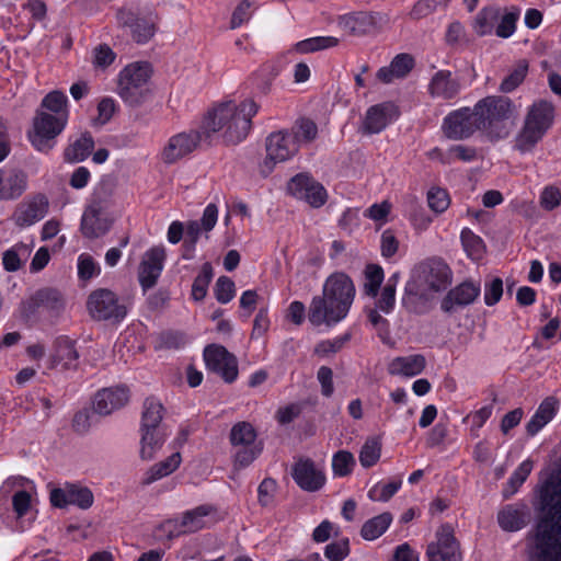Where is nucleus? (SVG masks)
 I'll return each mask as SVG.
<instances>
[{"instance_id": "49530a36", "label": "nucleus", "mask_w": 561, "mask_h": 561, "mask_svg": "<svg viewBox=\"0 0 561 561\" xmlns=\"http://www.w3.org/2000/svg\"><path fill=\"white\" fill-rule=\"evenodd\" d=\"M401 485L400 479L388 483L378 482L369 489L367 495L374 502H387L400 490Z\"/></svg>"}, {"instance_id": "79ce46f5", "label": "nucleus", "mask_w": 561, "mask_h": 561, "mask_svg": "<svg viewBox=\"0 0 561 561\" xmlns=\"http://www.w3.org/2000/svg\"><path fill=\"white\" fill-rule=\"evenodd\" d=\"M339 38L334 36H316L297 42L294 50L299 54H310L337 46Z\"/></svg>"}, {"instance_id": "423d86ee", "label": "nucleus", "mask_w": 561, "mask_h": 561, "mask_svg": "<svg viewBox=\"0 0 561 561\" xmlns=\"http://www.w3.org/2000/svg\"><path fill=\"white\" fill-rule=\"evenodd\" d=\"M68 119L55 116L47 111H36L33 130L28 138L33 147L41 152H48L55 146L56 137L62 133Z\"/></svg>"}, {"instance_id": "58836bf2", "label": "nucleus", "mask_w": 561, "mask_h": 561, "mask_svg": "<svg viewBox=\"0 0 561 561\" xmlns=\"http://www.w3.org/2000/svg\"><path fill=\"white\" fill-rule=\"evenodd\" d=\"M93 147V137L89 133H85L66 148L64 152L65 160L72 163L81 162L90 156Z\"/></svg>"}, {"instance_id": "603ef678", "label": "nucleus", "mask_w": 561, "mask_h": 561, "mask_svg": "<svg viewBox=\"0 0 561 561\" xmlns=\"http://www.w3.org/2000/svg\"><path fill=\"white\" fill-rule=\"evenodd\" d=\"M477 149L474 147L455 145L447 150L446 158H443L442 162L451 163L455 160H459L462 162H472L477 159Z\"/></svg>"}, {"instance_id": "7ed1b4c3", "label": "nucleus", "mask_w": 561, "mask_h": 561, "mask_svg": "<svg viewBox=\"0 0 561 561\" xmlns=\"http://www.w3.org/2000/svg\"><path fill=\"white\" fill-rule=\"evenodd\" d=\"M554 122V106L551 102H534L526 113L524 124L515 138V148L522 153L530 152L542 140Z\"/></svg>"}, {"instance_id": "20e7f679", "label": "nucleus", "mask_w": 561, "mask_h": 561, "mask_svg": "<svg viewBox=\"0 0 561 561\" xmlns=\"http://www.w3.org/2000/svg\"><path fill=\"white\" fill-rule=\"evenodd\" d=\"M151 67L148 62H134L119 73L117 93L129 106H138L150 93Z\"/></svg>"}, {"instance_id": "aec40b11", "label": "nucleus", "mask_w": 561, "mask_h": 561, "mask_svg": "<svg viewBox=\"0 0 561 561\" xmlns=\"http://www.w3.org/2000/svg\"><path fill=\"white\" fill-rule=\"evenodd\" d=\"M462 90L461 81L450 70L442 69L431 78L427 92L433 99L451 101L459 96Z\"/></svg>"}, {"instance_id": "dca6fc26", "label": "nucleus", "mask_w": 561, "mask_h": 561, "mask_svg": "<svg viewBox=\"0 0 561 561\" xmlns=\"http://www.w3.org/2000/svg\"><path fill=\"white\" fill-rule=\"evenodd\" d=\"M428 561H460L458 542L450 526L444 525L436 533V541L427 546Z\"/></svg>"}, {"instance_id": "c9c22d12", "label": "nucleus", "mask_w": 561, "mask_h": 561, "mask_svg": "<svg viewBox=\"0 0 561 561\" xmlns=\"http://www.w3.org/2000/svg\"><path fill=\"white\" fill-rule=\"evenodd\" d=\"M182 457L180 453H173L164 460L157 462L146 472L144 484H151L174 472L181 465Z\"/></svg>"}, {"instance_id": "6e6d98bb", "label": "nucleus", "mask_w": 561, "mask_h": 561, "mask_svg": "<svg viewBox=\"0 0 561 561\" xmlns=\"http://www.w3.org/2000/svg\"><path fill=\"white\" fill-rule=\"evenodd\" d=\"M350 334H344L342 336H336L334 339L320 341L314 346V354L321 357H327L331 354H335L344 346V344L350 340Z\"/></svg>"}, {"instance_id": "0e129e2a", "label": "nucleus", "mask_w": 561, "mask_h": 561, "mask_svg": "<svg viewBox=\"0 0 561 561\" xmlns=\"http://www.w3.org/2000/svg\"><path fill=\"white\" fill-rule=\"evenodd\" d=\"M368 319L374 329L377 331L378 336L382 342H388L390 339L389 322L387 319L381 317L377 310H370Z\"/></svg>"}, {"instance_id": "a211bd4d", "label": "nucleus", "mask_w": 561, "mask_h": 561, "mask_svg": "<svg viewBox=\"0 0 561 561\" xmlns=\"http://www.w3.org/2000/svg\"><path fill=\"white\" fill-rule=\"evenodd\" d=\"M116 18L118 25L127 28L137 44L149 42L156 33V24L152 18L140 16L129 10H119Z\"/></svg>"}, {"instance_id": "09e8293b", "label": "nucleus", "mask_w": 561, "mask_h": 561, "mask_svg": "<svg viewBox=\"0 0 561 561\" xmlns=\"http://www.w3.org/2000/svg\"><path fill=\"white\" fill-rule=\"evenodd\" d=\"M381 456V443L378 438H369L359 451V462L364 468H370L378 462Z\"/></svg>"}, {"instance_id": "bf43d9fd", "label": "nucleus", "mask_w": 561, "mask_h": 561, "mask_svg": "<svg viewBox=\"0 0 561 561\" xmlns=\"http://www.w3.org/2000/svg\"><path fill=\"white\" fill-rule=\"evenodd\" d=\"M100 274V266L96 264L94 259L87 254L82 253L78 257V275L81 280H89L93 277H96Z\"/></svg>"}, {"instance_id": "c85d7f7f", "label": "nucleus", "mask_w": 561, "mask_h": 561, "mask_svg": "<svg viewBox=\"0 0 561 561\" xmlns=\"http://www.w3.org/2000/svg\"><path fill=\"white\" fill-rule=\"evenodd\" d=\"M480 290V283H459L444 298L442 309L449 312L456 306L471 304L479 296Z\"/></svg>"}, {"instance_id": "72a5a7b5", "label": "nucleus", "mask_w": 561, "mask_h": 561, "mask_svg": "<svg viewBox=\"0 0 561 561\" xmlns=\"http://www.w3.org/2000/svg\"><path fill=\"white\" fill-rule=\"evenodd\" d=\"M382 283H365V293L368 296L377 297V307L389 313L396 302V287L393 283H386L383 287H381Z\"/></svg>"}, {"instance_id": "6ab92c4d", "label": "nucleus", "mask_w": 561, "mask_h": 561, "mask_svg": "<svg viewBox=\"0 0 561 561\" xmlns=\"http://www.w3.org/2000/svg\"><path fill=\"white\" fill-rule=\"evenodd\" d=\"M79 365V353L75 342L67 337L55 341L46 360L47 369L68 370L76 369Z\"/></svg>"}, {"instance_id": "37998d69", "label": "nucleus", "mask_w": 561, "mask_h": 561, "mask_svg": "<svg viewBox=\"0 0 561 561\" xmlns=\"http://www.w3.org/2000/svg\"><path fill=\"white\" fill-rule=\"evenodd\" d=\"M356 466L354 455L348 450H339L333 454L331 468L334 478H345L353 473Z\"/></svg>"}, {"instance_id": "9d476101", "label": "nucleus", "mask_w": 561, "mask_h": 561, "mask_svg": "<svg viewBox=\"0 0 561 561\" xmlns=\"http://www.w3.org/2000/svg\"><path fill=\"white\" fill-rule=\"evenodd\" d=\"M476 115L483 130L492 131L499 123L507 121L514 113V104L507 96L489 95L474 104Z\"/></svg>"}, {"instance_id": "6e6552de", "label": "nucleus", "mask_w": 561, "mask_h": 561, "mask_svg": "<svg viewBox=\"0 0 561 561\" xmlns=\"http://www.w3.org/2000/svg\"><path fill=\"white\" fill-rule=\"evenodd\" d=\"M230 442L238 447L234 454V465L240 468L250 466L263 450L262 443L256 440L254 427L247 422H240L232 426Z\"/></svg>"}, {"instance_id": "7c9ffc66", "label": "nucleus", "mask_w": 561, "mask_h": 561, "mask_svg": "<svg viewBox=\"0 0 561 561\" xmlns=\"http://www.w3.org/2000/svg\"><path fill=\"white\" fill-rule=\"evenodd\" d=\"M414 58L410 54H398L387 67L377 71V78L383 83H390L394 79L407 77L414 68Z\"/></svg>"}, {"instance_id": "0eeeda50", "label": "nucleus", "mask_w": 561, "mask_h": 561, "mask_svg": "<svg viewBox=\"0 0 561 561\" xmlns=\"http://www.w3.org/2000/svg\"><path fill=\"white\" fill-rule=\"evenodd\" d=\"M107 198L94 192L90 203L84 208L80 230L88 239H96L108 232L112 219L107 213Z\"/></svg>"}, {"instance_id": "ea45409f", "label": "nucleus", "mask_w": 561, "mask_h": 561, "mask_svg": "<svg viewBox=\"0 0 561 561\" xmlns=\"http://www.w3.org/2000/svg\"><path fill=\"white\" fill-rule=\"evenodd\" d=\"M461 244L468 257L472 261H480L485 254L486 247L483 239L471 229L463 228L460 233Z\"/></svg>"}, {"instance_id": "4be33fe9", "label": "nucleus", "mask_w": 561, "mask_h": 561, "mask_svg": "<svg viewBox=\"0 0 561 561\" xmlns=\"http://www.w3.org/2000/svg\"><path fill=\"white\" fill-rule=\"evenodd\" d=\"M128 399L129 392L126 387L104 388L96 392L93 400V410L100 415H110L123 408Z\"/></svg>"}, {"instance_id": "774afa93", "label": "nucleus", "mask_w": 561, "mask_h": 561, "mask_svg": "<svg viewBox=\"0 0 561 561\" xmlns=\"http://www.w3.org/2000/svg\"><path fill=\"white\" fill-rule=\"evenodd\" d=\"M318 381L321 385V393L329 398L333 394V371L328 366H321L317 373Z\"/></svg>"}, {"instance_id": "2eb2a0df", "label": "nucleus", "mask_w": 561, "mask_h": 561, "mask_svg": "<svg viewBox=\"0 0 561 561\" xmlns=\"http://www.w3.org/2000/svg\"><path fill=\"white\" fill-rule=\"evenodd\" d=\"M49 202L44 194H37L19 203L12 214V221L26 228L42 220L48 213Z\"/></svg>"}, {"instance_id": "3c124183", "label": "nucleus", "mask_w": 561, "mask_h": 561, "mask_svg": "<svg viewBox=\"0 0 561 561\" xmlns=\"http://www.w3.org/2000/svg\"><path fill=\"white\" fill-rule=\"evenodd\" d=\"M528 71V65L525 60L519 61L517 67L506 76L500 84V91L510 93L522 84Z\"/></svg>"}, {"instance_id": "13d9d810", "label": "nucleus", "mask_w": 561, "mask_h": 561, "mask_svg": "<svg viewBox=\"0 0 561 561\" xmlns=\"http://www.w3.org/2000/svg\"><path fill=\"white\" fill-rule=\"evenodd\" d=\"M159 347L168 350H179L184 347L188 339L180 331H165L159 335Z\"/></svg>"}, {"instance_id": "bb28decb", "label": "nucleus", "mask_w": 561, "mask_h": 561, "mask_svg": "<svg viewBox=\"0 0 561 561\" xmlns=\"http://www.w3.org/2000/svg\"><path fill=\"white\" fill-rule=\"evenodd\" d=\"M339 25L353 35H365L377 26V15L370 12H352L339 18Z\"/></svg>"}, {"instance_id": "e2e57ef3", "label": "nucleus", "mask_w": 561, "mask_h": 561, "mask_svg": "<svg viewBox=\"0 0 561 561\" xmlns=\"http://www.w3.org/2000/svg\"><path fill=\"white\" fill-rule=\"evenodd\" d=\"M115 53L106 44H101L93 50V64L95 67L105 68L110 66L115 60Z\"/></svg>"}, {"instance_id": "f704fd0d", "label": "nucleus", "mask_w": 561, "mask_h": 561, "mask_svg": "<svg viewBox=\"0 0 561 561\" xmlns=\"http://www.w3.org/2000/svg\"><path fill=\"white\" fill-rule=\"evenodd\" d=\"M163 413L164 408L159 400L154 398L146 399L141 414L140 430H165L161 424Z\"/></svg>"}, {"instance_id": "4c0bfd02", "label": "nucleus", "mask_w": 561, "mask_h": 561, "mask_svg": "<svg viewBox=\"0 0 561 561\" xmlns=\"http://www.w3.org/2000/svg\"><path fill=\"white\" fill-rule=\"evenodd\" d=\"M392 520L393 517L390 513H381L364 523L360 529V536L365 540H375L387 531Z\"/></svg>"}, {"instance_id": "1a4fd4ad", "label": "nucleus", "mask_w": 561, "mask_h": 561, "mask_svg": "<svg viewBox=\"0 0 561 561\" xmlns=\"http://www.w3.org/2000/svg\"><path fill=\"white\" fill-rule=\"evenodd\" d=\"M442 131L450 140H465L483 130L474 107L463 106L448 113L442 122Z\"/></svg>"}, {"instance_id": "a18cd8bd", "label": "nucleus", "mask_w": 561, "mask_h": 561, "mask_svg": "<svg viewBox=\"0 0 561 561\" xmlns=\"http://www.w3.org/2000/svg\"><path fill=\"white\" fill-rule=\"evenodd\" d=\"M288 131L295 136V141L298 142V148H300L302 144H308L316 139L318 127L312 119L300 118L296 121Z\"/></svg>"}, {"instance_id": "4d7b16f0", "label": "nucleus", "mask_w": 561, "mask_h": 561, "mask_svg": "<svg viewBox=\"0 0 561 561\" xmlns=\"http://www.w3.org/2000/svg\"><path fill=\"white\" fill-rule=\"evenodd\" d=\"M427 203L433 211L444 213L450 204L449 194L444 188L433 187L427 193Z\"/></svg>"}, {"instance_id": "5fc2aeb1", "label": "nucleus", "mask_w": 561, "mask_h": 561, "mask_svg": "<svg viewBox=\"0 0 561 561\" xmlns=\"http://www.w3.org/2000/svg\"><path fill=\"white\" fill-rule=\"evenodd\" d=\"M28 253V248L25 244H16L3 253L2 264L5 271L15 272L21 267L22 255Z\"/></svg>"}, {"instance_id": "473e14b6", "label": "nucleus", "mask_w": 561, "mask_h": 561, "mask_svg": "<svg viewBox=\"0 0 561 561\" xmlns=\"http://www.w3.org/2000/svg\"><path fill=\"white\" fill-rule=\"evenodd\" d=\"M168 433L165 430H140V458L151 460L162 448Z\"/></svg>"}, {"instance_id": "338daca9", "label": "nucleus", "mask_w": 561, "mask_h": 561, "mask_svg": "<svg viewBox=\"0 0 561 561\" xmlns=\"http://www.w3.org/2000/svg\"><path fill=\"white\" fill-rule=\"evenodd\" d=\"M276 492V482L271 478H265L257 488L259 502L263 506H267L273 502Z\"/></svg>"}, {"instance_id": "f3484780", "label": "nucleus", "mask_w": 561, "mask_h": 561, "mask_svg": "<svg viewBox=\"0 0 561 561\" xmlns=\"http://www.w3.org/2000/svg\"><path fill=\"white\" fill-rule=\"evenodd\" d=\"M291 476L304 491L316 492L323 488L327 478L322 468L316 466L310 458H300L293 466Z\"/></svg>"}, {"instance_id": "052dcab7", "label": "nucleus", "mask_w": 561, "mask_h": 561, "mask_svg": "<svg viewBox=\"0 0 561 561\" xmlns=\"http://www.w3.org/2000/svg\"><path fill=\"white\" fill-rule=\"evenodd\" d=\"M448 0H419L414 3L410 11V18L413 20H421L432 14L436 8L446 3Z\"/></svg>"}, {"instance_id": "4468645a", "label": "nucleus", "mask_w": 561, "mask_h": 561, "mask_svg": "<svg viewBox=\"0 0 561 561\" xmlns=\"http://www.w3.org/2000/svg\"><path fill=\"white\" fill-rule=\"evenodd\" d=\"M204 359L209 370L218 374L226 382H233L238 377V362L234 355L221 345H208L204 350Z\"/></svg>"}, {"instance_id": "f03ea898", "label": "nucleus", "mask_w": 561, "mask_h": 561, "mask_svg": "<svg viewBox=\"0 0 561 561\" xmlns=\"http://www.w3.org/2000/svg\"><path fill=\"white\" fill-rule=\"evenodd\" d=\"M354 283H324L322 296L312 299L308 318L313 325L333 327L346 318L355 297Z\"/></svg>"}, {"instance_id": "de8ad7c7", "label": "nucleus", "mask_w": 561, "mask_h": 561, "mask_svg": "<svg viewBox=\"0 0 561 561\" xmlns=\"http://www.w3.org/2000/svg\"><path fill=\"white\" fill-rule=\"evenodd\" d=\"M533 467V461L526 459L514 470L507 481V488L504 490L505 496H511L518 490L530 474Z\"/></svg>"}, {"instance_id": "a878e982", "label": "nucleus", "mask_w": 561, "mask_h": 561, "mask_svg": "<svg viewBox=\"0 0 561 561\" xmlns=\"http://www.w3.org/2000/svg\"><path fill=\"white\" fill-rule=\"evenodd\" d=\"M426 367V358L422 354H409L392 358L387 370L391 376L413 378L423 373Z\"/></svg>"}, {"instance_id": "e433bc0d", "label": "nucleus", "mask_w": 561, "mask_h": 561, "mask_svg": "<svg viewBox=\"0 0 561 561\" xmlns=\"http://www.w3.org/2000/svg\"><path fill=\"white\" fill-rule=\"evenodd\" d=\"M37 111H47L55 116L69 119L68 98L64 92L54 90L43 98Z\"/></svg>"}, {"instance_id": "cd10ccee", "label": "nucleus", "mask_w": 561, "mask_h": 561, "mask_svg": "<svg viewBox=\"0 0 561 561\" xmlns=\"http://www.w3.org/2000/svg\"><path fill=\"white\" fill-rule=\"evenodd\" d=\"M529 510L525 504H510L497 513V523L505 531H517L526 526Z\"/></svg>"}, {"instance_id": "9b49d317", "label": "nucleus", "mask_w": 561, "mask_h": 561, "mask_svg": "<svg viewBox=\"0 0 561 561\" xmlns=\"http://www.w3.org/2000/svg\"><path fill=\"white\" fill-rule=\"evenodd\" d=\"M266 159L262 164V173H270L278 162L291 159L298 151V142L288 129L278 130L267 136Z\"/></svg>"}, {"instance_id": "680f3d73", "label": "nucleus", "mask_w": 561, "mask_h": 561, "mask_svg": "<svg viewBox=\"0 0 561 561\" xmlns=\"http://www.w3.org/2000/svg\"><path fill=\"white\" fill-rule=\"evenodd\" d=\"M350 554L348 539H341L325 547L324 556L330 561H343Z\"/></svg>"}, {"instance_id": "864d4df0", "label": "nucleus", "mask_w": 561, "mask_h": 561, "mask_svg": "<svg viewBox=\"0 0 561 561\" xmlns=\"http://www.w3.org/2000/svg\"><path fill=\"white\" fill-rule=\"evenodd\" d=\"M519 9L513 8L510 12H506L501 21L499 22L495 34L501 38L511 37L516 31V23L519 19Z\"/></svg>"}, {"instance_id": "412c9836", "label": "nucleus", "mask_w": 561, "mask_h": 561, "mask_svg": "<svg viewBox=\"0 0 561 561\" xmlns=\"http://www.w3.org/2000/svg\"><path fill=\"white\" fill-rule=\"evenodd\" d=\"M438 290L436 283H407L403 304L412 311L422 313Z\"/></svg>"}, {"instance_id": "393cba45", "label": "nucleus", "mask_w": 561, "mask_h": 561, "mask_svg": "<svg viewBox=\"0 0 561 561\" xmlns=\"http://www.w3.org/2000/svg\"><path fill=\"white\" fill-rule=\"evenodd\" d=\"M451 270L439 257H431L416 264L411 273V280H450Z\"/></svg>"}, {"instance_id": "ddd939ff", "label": "nucleus", "mask_w": 561, "mask_h": 561, "mask_svg": "<svg viewBox=\"0 0 561 561\" xmlns=\"http://www.w3.org/2000/svg\"><path fill=\"white\" fill-rule=\"evenodd\" d=\"M218 220V207L214 203H209L204 211L201 221L191 220L185 227V238L183 242L184 259H192L198 239L202 233L208 239V233L214 229Z\"/></svg>"}, {"instance_id": "2f4dec72", "label": "nucleus", "mask_w": 561, "mask_h": 561, "mask_svg": "<svg viewBox=\"0 0 561 561\" xmlns=\"http://www.w3.org/2000/svg\"><path fill=\"white\" fill-rule=\"evenodd\" d=\"M558 409L559 402L556 398H546L526 425L528 435L535 436L540 432L556 416Z\"/></svg>"}, {"instance_id": "c03bdc74", "label": "nucleus", "mask_w": 561, "mask_h": 561, "mask_svg": "<svg viewBox=\"0 0 561 561\" xmlns=\"http://www.w3.org/2000/svg\"><path fill=\"white\" fill-rule=\"evenodd\" d=\"M210 513V507L201 505L184 513L182 517V527L184 531L195 533L206 526V517Z\"/></svg>"}, {"instance_id": "f8f14e48", "label": "nucleus", "mask_w": 561, "mask_h": 561, "mask_svg": "<svg viewBox=\"0 0 561 561\" xmlns=\"http://www.w3.org/2000/svg\"><path fill=\"white\" fill-rule=\"evenodd\" d=\"M288 192L296 198L302 199L313 208L327 203L328 193L324 186L308 173H299L287 184Z\"/></svg>"}, {"instance_id": "b1692460", "label": "nucleus", "mask_w": 561, "mask_h": 561, "mask_svg": "<svg viewBox=\"0 0 561 561\" xmlns=\"http://www.w3.org/2000/svg\"><path fill=\"white\" fill-rule=\"evenodd\" d=\"M27 176L16 168L0 169V201L15 199L26 190Z\"/></svg>"}, {"instance_id": "f257e3e1", "label": "nucleus", "mask_w": 561, "mask_h": 561, "mask_svg": "<svg viewBox=\"0 0 561 561\" xmlns=\"http://www.w3.org/2000/svg\"><path fill=\"white\" fill-rule=\"evenodd\" d=\"M259 111L253 100L237 104L228 101L207 113L196 129L181 131L171 136L161 151V159L173 164L194 152L203 142L210 144L214 134L222 131L227 144H239L247 138L252 127V118Z\"/></svg>"}, {"instance_id": "8fccbe9b", "label": "nucleus", "mask_w": 561, "mask_h": 561, "mask_svg": "<svg viewBox=\"0 0 561 561\" xmlns=\"http://www.w3.org/2000/svg\"><path fill=\"white\" fill-rule=\"evenodd\" d=\"M67 486L70 505H76L82 510H88L92 506L94 497L89 488L77 484H67Z\"/></svg>"}, {"instance_id": "c756f323", "label": "nucleus", "mask_w": 561, "mask_h": 561, "mask_svg": "<svg viewBox=\"0 0 561 561\" xmlns=\"http://www.w3.org/2000/svg\"><path fill=\"white\" fill-rule=\"evenodd\" d=\"M165 249L153 247L146 251L139 267V280H157L163 270Z\"/></svg>"}, {"instance_id": "a19ab883", "label": "nucleus", "mask_w": 561, "mask_h": 561, "mask_svg": "<svg viewBox=\"0 0 561 561\" xmlns=\"http://www.w3.org/2000/svg\"><path fill=\"white\" fill-rule=\"evenodd\" d=\"M500 18V10L494 7L483 8L476 15L473 30L479 36L491 35Z\"/></svg>"}, {"instance_id": "39448f33", "label": "nucleus", "mask_w": 561, "mask_h": 561, "mask_svg": "<svg viewBox=\"0 0 561 561\" xmlns=\"http://www.w3.org/2000/svg\"><path fill=\"white\" fill-rule=\"evenodd\" d=\"M129 306L126 297H118L107 288L93 290L87 300V310L93 320L112 323L122 322L128 313Z\"/></svg>"}, {"instance_id": "69168bd1", "label": "nucleus", "mask_w": 561, "mask_h": 561, "mask_svg": "<svg viewBox=\"0 0 561 561\" xmlns=\"http://www.w3.org/2000/svg\"><path fill=\"white\" fill-rule=\"evenodd\" d=\"M561 203V191L554 186H547L540 195V206L546 210H553Z\"/></svg>"}, {"instance_id": "5701e85b", "label": "nucleus", "mask_w": 561, "mask_h": 561, "mask_svg": "<svg viewBox=\"0 0 561 561\" xmlns=\"http://www.w3.org/2000/svg\"><path fill=\"white\" fill-rule=\"evenodd\" d=\"M398 115V108L391 102L373 105L366 112L364 130L367 134H378Z\"/></svg>"}]
</instances>
